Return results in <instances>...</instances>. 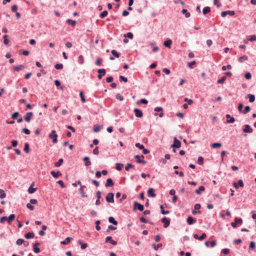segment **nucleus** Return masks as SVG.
Wrapping results in <instances>:
<instances>
[{"label": "nucleus", "mask_w": 256, "mask_h": 256, "mask_svg": "<svg viewBox=\"0 0 256 256\" xmlns=\"http://www.w3.org/2000/svg\"><path fill=\"white\" fill-rule=\"evenodd\" d=\"M186 222L190 225L196 222V220L192 216H188L187 218Z\"/></svg>", "instance_id": "nucleus-24"}, {"label": "nucleus", "mask_w": 256, "mask_h": 256, "mask_svg": "<svg viewBox=\"0 0 256 256\" xmlns=\"http://www.w3.org/2000/svg\"><path fill=\"white\" fill-rule=\"evenodd\" d=\"M84 161L85 162V166H88L91 164V162L90 160V158L88 156H86L84 158Z\"/></svg>", "instance_id": "nucleus-30"}, {"label": "nucleus", "mask_w": 256, "mask_h": 256, "mask_svg": "<svg viewBox=\"0 0 256 256\" xmlns=\"http://www.w3.org/2000/svg\"><path fill=\"white\" fill-rule=\"evenodd\" d=\"M108 221H109V222L110 223H112V224L114 225H117L118 224V222L114 218L112 217V216H110L108 218Z\"/></svg>", "instance_id": "nucleus-32"}, {"label": "nucleus", "mask_w": 256, "mask_h": 256, "mask_svg": "<svg viewBox=\"0 0 256 256\" xmlns=\"http://www.w3.org/2000/svg\"><path fill=\"white\" fill-rule=\"evenodd\" d=\"M184 101L187 102L188 104L190 105L192 104L193 103V101L192 100L188 99L186 98H184Z\"/></svg>", "instance_id": "nucleus-63"}, {"label": "nucleus", "mask_w": 256, "mask_h": 256, "mask_svg": "<svg viewBox=\"0 0 256 256\" xmlns=\"http://www.w3.org/2000/svg\"><path fill=\"white\" fill-rule=\"evenodd\" d=\"M32 116L33 113L32 112H27L24 116V119L26 122H29Z\"/></svg>", "instance_id": "nucleus-15"}, {"label": "nucleus", "mask_w": 256, "mask_h": 256, "mask_svg": "<svg viewBox=\"0 0 256 256\" xmlns=\"http://www.w3.org/2000/svg\"><path fill=\"white\" fill-rule=\"evenodd\" d=\"M114 194L112 192H109L106 196V199L108 202L112 203L114 202Z\"/></svg>", "instance_id": "nucleus-4"}, {"label": "nucleus", "mask_w": 256, "mask_h": 256, "mask_svg": "<svg viewBox=\"0 0 256 256\" xmlns=\"http://www.w3.org/2000/svg\"><path fill=\"white\" fill-rule=\"evenodd\" d=\"M101 128H102V126H100V125L95 126L94 127L93 131L94 132H98L99 131H100Z\"/></svg>", "instance_id": "nucleus-38"}, {"label": "nucleus", "mask_w": 256, "mask_h": 256, "mask_svg": "<svg viewBox=\"0 0 256 256\" xmlns=\"http://www.w3.org/2000/svg\"><path fill=\"white\" fill-rule=\"evenodd\" d=\"M24 242V240L22 238H19L17 240L16 244L17 245H21Z\"/></svg>", "instance_id": "nucleus-60"}, {"label": "nucleus", "mask_w": 256, "mask_h": 256, "mask_svg": "<svg viewBox=\"0 0 256 256\" xmlns=\"http://www.w3.org/2000/svg\"><path fill=\"white\" fill-rule=\"evenodd\" d=\"M80 96L81 98V100H82V102H86V99L84 97V94H83V92L82 91H81L80 92Z\"/></svg>", "instance_id": "nucleus-58"}, {"label": "nucleus", "mask_w": 256, "mask_h": 256, "mask_svg": "<svg viewBox=\"0 0 256 256\" xmlns=\"http://www.w3.org/2000/svg\"><path fill=\"white\" fill-rule=\"evenodd\" d=\"M162 246V244H152V247L154 248V250H157L159 248Z\"/></svg>", "instance_id": "nucleus-52"}, {"label": "nucleus", "mask_w": 256, "mask_h": 256, "mask_svg": "<svg viewBox=\"0 0 256 256\" xmlns=\"http://www.w3.org/2000/svg\"><path fill=\"white\" fill-rule=\"evenodd\" d=\"M78 243L80 244V248L82 250H84L88 247V244L86 243H82L80 240H78Z\"/></svg>", "instance_id": "nucleus-34"}, {"label": "nucleus", "mask_w": 256, "mask_h": 256, "mask_svg": "<svg viewBox=\"0 0 256 256\" xmlns=\"http://www.w3.org/2000/svg\"><path fill=\"white\" fill-rule=\"evenodd\" d=\"M210 12V8L209 6H206L202 10L204 14H206Z\"/></svg>", "instance_id": "nucleus-35"}, {"label": "nucleus", "mask_w": 256, "mask_h": 256, "mask_svg": "<svg viewBox=\"0 0 256 256\" xmlns=\"http://www.w3.org/2000/svg\"><path fill=\"white\" fill-rule=\"evenodd\" d=\"M116 98L120 101L124 100V97L120 94H117L116 95Z\"/></svg>", "instance_id": "nucleus-51"}, {"label": "nucleus", "mask_w": 256, "mask_h": 256, "mask_svg": "<svg viewBox=\"0 0 256 256\" xmlns=\"http://www.w3.org/2000/svg\"><path fill=\"white\" fill-rule=\"evenodd\" d=\"M226 76H222L220 79H218L217 81V82L218 84H223L224 81L226 80Z\"/></svg>", "instance_id": "nucleus-44"}, {"label": "nucleus", "mask_w": 256, "mask_h": 256, "mask_svg": "<svg viewBox=\"0 0 256 256\" xmlns=\"http://www.w3.org/2000/svg\"><path fill=\"white\" fill-rule=\"evenodd\" d=\"M134 112L136 117L141 118L143 114L141 110L138 108H135L134 110Z\"/></svg>", "instance_id": "nucleus-16"}, {"label": "nucleus", "mask_w": 256, "mask_h": 256, "mask_svg": "<svg viewBox=\"0 0 256 256\" xmlns=\"http://www.w3.org/2000/svg\"><path fill=\"white\" fill-rule=\"evenodd\" d=\"M148 195L149 197L154 198L156 196V194L154 190L152 188H150L148 190Z\"/></svg>", "instance_id": "nucleus-19"}, {"label": "nucleus", "mask_w": 256, "mask_h": 256, "mask_svg": "<svg viewBox=\"0 0 256 256\" xmlns=\"http://www.w3.org/2000/svg\"><path fill=\"white\" fill-rule=\"evenodd\" d=\"M108 12L106 10H104L100 14V17L101 18H104L108 15Z\"/></svg>", "instance_id": "nucleus-45"}, {"label": "nucleus", "mask_w": 256, "mask_h": 256, "mask_svg": "<svg viewBox=\"0 0 256 256\" xmlns=\"http://www.w3.org/2000/svg\"><path fill=\"white\" fill-rule=\"evenodd\" d=\"M181 146V142L180 140L176 139V138H174V144L172 145V148H179Z\"/></svg>", "instance_id": "nucleus-7"}, {"label": "nucleus", "mask_w": 256, "mask_h": 256, "mask_svg": "<svg viewBox=\"0 0 256 256\" xmlns=\"http://www.w3.org/2000/svg\"><path fill=\"white\" fill-rule=\"evenodd\" d=\"M112 54L116 58H118L120 56L119 54L114 50H112Z\"/></svg>", "instance_id": "nucleus-59"}, {"label": "nucleus", "mask_w": 256, "mask_h": 256, "mask_svg": "<svg viewBox=\"0 0 256 256\" xmlns=\"http://www.w3.org/2000/svg\"><path fill=\"white\" fill-rule=\"evenodd\" d=\"M134 209H138L140 211H142L144 209V206L142 204L138 203L136 202H135L134 204Z\"/></svg>", "instance_id": "nucleus-8"}, {"label": "nucleus", "mask_w": 256, "mask_h": 256, "mask_svg": "<svg viewBox=\"0 0 256 256\" xmlns=\"http://www.w3.org/2000/svg\"><path fill=\"white\" fill-rule=\"evenodd\" d=\"M246 98H248L250 102H252L255 100V96L254 94H248L246 96Z\"/></svg>", "instance_id": "nucleus-28"}, {"label": "nucleus", "mask_w": 256, "mask_h": 256, "mask_svg": "<svg viewBox=\"0 0 256 256\" xmlns=\"http://www.w3.org/2000/svg\"><path fill=\"white\" fill-rule=\"evenodd\" d=\"M50 174L55 178H58L62 174L59 171L56 172H55L54 171H52L50 172Z\"/></svg>", "instance_id": "nucleus-29"}, {"label": "nucleus", "mask_w": 256, "mask_h": 256, "mask_svg": "<svg viewBox=\"0 0 256 256\" xmlns=\"http://www.w3.org/2000/svg\"><path fill=\"white\" fill-rule=\"evenodd\" d=\"M154 112H155V113H154V115L156 116L158 115V114L157 112H160V113L158 114V116L160 117V118H162L163 116V113H162V108L161 107H156L154 108Z\"/></svg>", "instance_id": "nucleus-6"}, {"label": "nucleus", "mask_w": 256, "mask_h": 256, "mask_svg": "<svg viewBox=\"0 0 256 256\" xmlns=\"http://www.w3.org/2000/svg\"><path fill=\"white\" fill-rule=\"evenodd\" d=\"M160 208L161 209V212L162 214H168L170 213V211L169 210H164V206L162 205H161L160 206Z\"/></svg>", "instance_id": "nucleus-46"}, {"label": "nucleus", "mask_w": 256, "mask_h": 256, "mask_svg": "<svg viewBox=\"0 0 256 256\" xmlns=\"http://www.w3.org/2000/svg\"><path fill=\"white\" fill-rule=\"evenodd\" d=\"M24 151L26 153H28L29 152H30V147H29V144L28 143H26L24 144Z\"/></svg>", "instance_id": "nucleus-47"}, {"label": "nucleus", "mask_w": 256, "mask_h": 256, "mask_svg": "<svg viewBox=\"0 0 256 256\" xmlns=\"http://www.w3.org/2000/svg\"><path fill=\"white\" fill-rule=\"evenodd\" d=\"M22 132L26 134H30V130L26 128H24L22 130Z\"/></svg>", "instance_id": "nucleus-61"}, {"label": "nucleus", "mask_w": 256, "mask_h": 256, "mask_svg": "<svg viewBox=\"0 0 256 256\" xmlns=\"http://www.w3.org/2000/svg\"><path fill=\"white\" fill-rule=\"evenodd\" d=\"M80 189V194L82 198H86L88 196L86 194L85 192H84V188H86V186L84 185L81 184Z\"/></svg>", "instance_id": "nucleus-14"}, {"label": "nucleus", "mask_w": 256, "mask_h": 256, "mask_svg": "<svg viewBox=\"0 0 256 256\" xmlns=\"http://www.w3.org/2000/svg\"><path fill=\"white\" fill-rule=\"evenodd\" d=\"M6 196V194L4 192V190L0 189V198H4Z\"/></svg>", "instance_id": "nucleus-49"}, {"label": "nucleus", "mask_w": 256, "mask_h": 256, "mask_svg": "<svg viewBox=\"0 0 256 256\" xmlns=\"http://www.w3.org/2000/svg\"><path fill=\"white\" fill-rule=\"evenodd\" d=\"M204 158L202 156H199L198 158V164L201 165L203 164Z\"/></svg>", "instance_id": "nucleus-57"}, {"label": "nucleus", "mask_w": 256, "mask_h": 256, "mask_svg": "<svg viewBox=\"0 0 256 256\" xmlns=\"http://www.w3.org/2000/svg\"><path fill=\"white\" fill-rule=\"evenodd\" d=\"M78 62L80 64H84V58L82 56V55L79 56L78 58Z\"/></svg>", "instance_id": "nucleus-40"}, {"label": "nucleus", "mask_w": 256, "mask_h": 256, "mask_svg": "<svg viewBox=\"0 0 256 256\" xmlns=\"http://www.w3.org/2000/svg\"><path fill=\"white\" fill-rule=\"evenodd\" d=\"M134 158H136V162L138 163H142V164H146V161L144 160H142L140 158V156L138 155H136L134 156Z\"/></svg>", "instance_id": "nucleus-31"}, {"label": "nucleus", "mask_w": 256, "mask_h": 256, "mask_svg": "<svg viewBox=\"0 0 256 256\" xmlns=\"http://www.w3.org/2000/svg\"><path fill=\"white\" fill-rule=\"evenodd\" d=\"M30 203L26 204V208L30 210H33L34 208V207L32 204H36L38 203V200L36 199H30Z\"/></svg>", "instance_id": "nucleus-2"}, {"label": "nucleus", "mask_w": 256, "mask_h": 256, "mask_svg": "<svg viewBox=\"0 0 256 256\" xmlns=\"http://www.w3.org/2000/svg\"><path fill=\"white\" fill-rule=\"evenodd\" d=\"M98 78L99 80H100L102 79V76L105 75L106 71L105 69L102 68L98 70Z\"/></svg>", "instance_id": "nucleus-12"}, {"label": "nucleus", "mask_w": 256, "mask_h": 256, "mask_svg": "<svg viewBox=\"0 0 256 256\" xmlns=\"http://www.w3.org/2000/svg\"><path fill=\"white\" fill-rule=\"evenodd\" d=\"M162 222L164 224V227L165 228L168 227L170 224V220L166 217L162 219Z\"/></svg>", "instance_id": "nucleus-10"}, {"label": "nucleus", "mask_w": 256, "mask_h": 256, "mask_svg": "<svg viewBox=\"0 0 256 256\" xmlns=\"http://www.w3.org/2000/svg\"><path fill=\"white\" fill-rule=\"evenodd\" d=\"M66 22H67V23H68V24L72 25L73 26H75L76 24V20H70V19H68L66 20Z\"/></svg>", "instance_id": "nucleus-42"}, {"label": "nucleus", "mask_w": 256, "mask_h": 256, "mask_svg": "<svg viewBox=\"0 0 256 256\" xmlns=\"http://www.w3.org/2000/svg\"><path fill=\"white\" fill-rule=\"evenodd\" d=\"M73 240V238L72 237H67L64 240L62 241L60 244H62L66 245L70 242V241Z\"/></svg>", "instance_id": "nucleus-18"}, {"label": "nucleus", "mask_w": 256, "mask_h": 256, "mask_svg": "<svg viewBox=\"0 0 256 256\" xmlns=\"http://www.w3.org/2000/svg\"><path fill=\"white\" fill-rule=\"evenodd\" d=\"M54 68L56 70H61L63 68V65L62 64H57L54 66Z\"/></svg>", "instance_id": "nucleus-53"}, {"label": "nucleus", "mask_w": 256, "mask_h": 256, "mask_svg": "<svg viewBox=\"0 0 256 256\" xmlns=\"http://www.w3.org/2000/svg\"><path fill=\"white\" fill-rule=\"evenodd\" d=\"M250 108L249 106H246L245 107L244 110H243L242 112L244 114L248 113L250 112Z\"/></svg>", "instance_id": "nucleus-62"}, {"label": "nucleus", "mask_w": 256, "mask_h": 256, "mask_svg": "<svg viewBox=\"0 0 256 256\" xmlns=\"http://www.w3.org/2000/svg\"><path fill=\"white\" fill-rule=\"evenodd\" d=\"M96 228L97 230H100V221L98 220L96 222Z\"/></svg>", "instance_id": "nucleus-56"}, {"label": "nucleus", "mask_w": 256, "mask_h": 256, "mask_svg": "<svg viewBox=\"0 0 256 256\" xmlns=\"http://www.w3.org/2000/svg\"><path fill=\"white\" fill-rule=\"evenodd\" d=\"M24 236L26 239L32 238H34V234L33 232H29L25 234Z\"/></svg>", "instance_id": "nucleus-26"}, {"label": "nucleus", "mask_w": 256, "mask_h": 256, "mask_svg": "<svg viewBox=\"0 0 256 256\" xmlns=\"http://www.w3.org/2000/svg\"><path fill=\"white\" fill-rule=\"evenodd\" d=\"M233 185L237 189L239 186L243 188L244 186V184L242 180H238V182H234Z\"/></svg>", "instance_id": "nucleus-9"}, {"label": "nucleus", "mask_w": 256, "mask_h": 256, "mask_svg": "<svg viewBox=\"0 0 256 256\" xmlns=\"http://www.w3.org/2000/svg\"><path fill=\"white\" fill-rule=\"evenodd\" d=\"M204 190H205L204 187L202 186H201L198 188V189H196L195 190V192L197 194H202V192L204 191Z\"/></svg>", "instance_id": "nucleus-25"}, {"label": "nucleus", "mask_w": 256, "mask_h": 256, "mask_svg": "<svg viewBox=\"0 0 256 256\" xmlns=\"http://www.w3.org/2000/svg\"><path fill=\"white\" fill-rule=\"evenodd\" d=\"M210 146L212 148H220L222 146V144L218 143V142L213 143V144H211Z\"/></svg>", "instance_id": "nucleus-37"}, {"label": "nucleus", "mask_w": 256, "mask_h": 256, "mask_svg": "<svg viewBox=\"0 0 256 256\" xmlns=\"http://www.w3.org/2000/svg\"><path fill=\"white\" fill-rule=\"evenodd\" d=\"M114 185V183L112 180L110 178H108L106 180V182L105 184L106 187H112Z\"/></svg>", "instance_id": "nucleus-20"}, {"label": "nucleus", "mask_w": 256, "mask_h": 256, "mask_svg": "<svg viewBox=\"0 0 256 256\" xmlns=\"http://www.w3.org/2000/svg\"><path fill=\"white\" fill-rule=\"evenodd\" d=\"M226 118H227L226 122L232 124L234 122L235 119L234 118L232 117L230 114H228L226 115Z\"/></svg>", "instance_id": "nucleus-22"}, {"label": "nucleus", "mask_w": 256, "mask_h": 256, "mask_svg": "<svg viewBox=\"0 0 256 256\" xmlns=\"http://www.w3.org/2000/svg\"><path fill=\"white\" fill-rule=\"evenodd\" d=\"M36 188H33L32 187V186H30L28 189V192L30 194H33L34 192H36Z\"/></svg>", "instance_id": "nucleus-55"}, {"label": "nucleus", "mask_w": 256, "mask_h": 256, "mask_svg": "<svg viewBox=\"0 0 256 256\" xmlns=\"http://www.w3.org/2000/svg\"><path fill=\"white\" fill-rule=\"evenodd\" d=\"M106 243H110L114 246H115L117 244V242L116 241L112 240V237L110 236H107L106 238Z\"/></svg>", "instance_id": "nucleus-11"}, {"label": "nucleus", "mask_w": 256, "mask_h": 256, "mask_svg": "<svg viewBox=\"0 0 256 256\" xmlns=\"http://www.w3.org/2000/svg\"><path fill=\"white\" fill-rule=\"evenodd\" d=\"M242 223V220L241 218H236L234 221L231 223L232 228H236L238 224H241Z\"/></svg>", "instance_id": "nucleus-3"}, {"label": "nucleus", "mask_w": 256, "mask_h": 256, "mask_svg": "<svg viewBox=\"0 0 256 256\" xmlns=\"http://www.w3.org/2000/svg\"><path fill=\"white\" fill-rule=\"evenodd\" d=\"M172 43V40H166L164 42V44L166 47H167V48H171Z\"/></svg>", "instance_id": "nucleus-27"}, {"label": "nucleus", "mask_w": 256, "mask_h": 256, "mask_svg": "<svg viewBox=\"0 0 256 256\" xmlns=\"http://www.w3.org/2000/svg\"><path fill=\"white\" fill-rule=\"evenodd\" d=\"M243 132L246 133H252L253 132V130L250 125L246 124L244 126V128L243 130Z\"/></svg>", "instance_id": "nucleus-13"}, {"label": "nucleus", "mask_w": 256, "mask_h": 256, "mask_svg": "<svg viewBox=\"0 0 256 256\" xmlns=\"http://www.w3.org/2000/svg\"><path fill=\"white\" fill-rule=\"evenodd\" d=\"M92 152L94 154L98 155L99 154V150L98 149V147L96 146L92 151Z\"/></svg>", "instance_id": "nucleus-64"}, {"label": "nucleus", "mask_w": 256, "mask_h": 256, "mask_svg": "<svg viewBox=\"0 0 256 256\" xmlns=\"http://www.w3.org/2000/svg\"><path fill=\"white\" fill-rule=\"evenodd\" d=\"M182 14L185 15L186 18H188L190 16V14L188 12L186 9H182Z\"/></svg>", "instance_id": "nucleus-33"}, {"label": "nucleus", "mask_w": 256, "mask_h": 256, "mask_svg": "<svg viewBox=\"0 0 256 256\" xmlns=\"http://www.w3.org/2000/svg\"><path fill=\"white\" fill-rule=\"evenodd\" d=\"M63 163V159L62 158H60L58 162H55L54 164V166H55L56 167H59Z\"/></svg>", "instance_id": "nucleus-41"}, {"label": "nucleus", "mask_w": 256, "mask_h": 256, "mask_svg": "<svg viewBox=\"0 0 256 256\" xmlns=\"http://www.w3.org/2000/svg\"><path fill=\"white\" fill-rule=\"evenodd\" d=\"M248 59V57L244 55V56H243L239 58L238 61L240 62H242L244 60H246Z\"/></svg>", "instance_id": "nucleus-43"}, {"label": "nucleus", "mask_w": 256, "mask_h": 256, "mask_svg": "<svg viewBox=\"0 0 256 256\" xmlns=\"http://www.w3.org/2000/svg\"><path fill=\"white\" fill-rule=\"evenodd\" d=\"M15 217L16 216L14 214H11L8 217H7V218L6 219L8 224H11L12 221L14 220Z\"/></svg>", "instance_id": "nucleus-23"}, {"label": "nucleus", "mask_w": 256, "mask_h": 256, "mask_svg": "<svg viewBox=\"0 0 256 256\" xmlns=\"http://www.w3.org/2000/svg\"><path fill=\"white\" fill-rule=\"evenodd\" d=\"M40 244L39 242H36L33 246V250L36 254H38L40 252V249L38 247Z\"/></svg>", "instance_id": "nucleus-17"}, {"label": "nucleus", "mask_w": 256, "mask_h": 256, "mask_svg": "<svg viewBox=\"0 0 256 256\" xmlns=\"http://www.w3.org/2000/svg\"><path fill=\"white\" fill-rule=\"evenodd\" d=\"M124 166V164H120V163H116V168L118 170H121L122 169V168Z\"/></svg>", "instance_id": "nucleus-39"}, {"label": "nucleus", "mask_w": 256, "mask_h": 256, "mask_svg": "<svg viewBox=\"0 0 256 256\" xmlns=\"http://www.w3.org/2000/svg\"><path fill=\"white\" fill-rule=\"evenodd\" d=\"M124 37L132 39L134 37V35L132 32H128L126 34H124Z\"/></svg>", "instance_id": "nucleus-48"}, {"label": "nucleus", "mask_w": 256, "mask_h": 256, "mask_svg": "<svg viewBox=\"0 0 256 256\" xmlns=\"http://www.w3.org/2000/svg\"><path fill=\"white\" fill-rule=\"evenodd\" d=\"M48 137L50 138L52 140V142L56 144L58 142V135L56 134V132L54 130H52L51 132L49 134Z\"/></svg>", "instance_id": "nucleus-1"}, {"label": "nucleus", "mask_w": 256, "mask_h": 256, "mask_svg": "<svg viewBox=\"0 0 256 256\" xmlns=\"http://www.w3.org/2000/svg\"><path fill=\"white\" fill-rule=\"evenodd\" d=\"M235 12L234 10H226L221 12V16L223 18L225 17L226 15L229 14L231 16H234Z\"/></svg>", "instance_id": "nucleus-5"}, {"label": "nucleus", "mask_w": 256, "mask_h": 256, "mask_svg": "<svg viewBox=\"0 0 256 256\" xmlns=\"http://www.w3.org/2000/svg\"><path fill=\"white\" fill-rule=\"evenodd\" d=\"M205 245L207 247L210 246V247L213 248L216 245V242L215 240H212L210 242L206 241L205 242Z\"/></svg>", "instance_id": "nucleus-21"}, {"label": "nucleus", "mask_w": 256, "mask_h": 256, "mask_svg": "<svg viewBox=\"0 0 256 256\" xmlns=\"http://www.w3.org/2000/svg\"><path fill=\"white\" fill-rule=\"evenodd\" d=\"M232 68V66L228 64L227 66H224L222 68V70L224 71L226 70L227 69L230 70Z\"/></svg>", "instance_id": "nucleus-50"}, {"label": "nucleus", "mask_w": 256, "mask_h": 256, "mask_svg": "<svg viewBox=\"0 0 256 256\" xmlns=\"http://www.w3.org/2000/svg\"><path fill=\"white\" fill-rule=\"evenodd\" d=\"M24 68V66L20 64L16 66H14V69L15 71L19 72L21 70Z\"/></svg>", "instance_id": "nucleus-36"}, {"label": "nucleus", "mask_w": 256, "mask_h": 256, "mask_svg": "<svg viewBox=\"0 0 256 256\" xmlns=\"http://www.w3.org/2000/svg\"><path fill=\"white\" fill-rule=\"evenodd\" d=\"M102 62V59L100 58H98L96 59V64L98 66H100L101 65Z\"/></svg>", "instance_id": "nucleus-54"}]
</instances>
